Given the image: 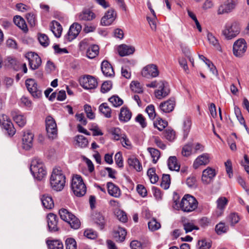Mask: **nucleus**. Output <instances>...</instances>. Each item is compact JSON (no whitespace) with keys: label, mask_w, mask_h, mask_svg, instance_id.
I'll return each instance as SVG.
<instances>
[{"label":"nucleus","mask_w":249,"mask_h":249,"mask_svg":"<svg viewBox=\"0 0 249 249\" xmlns=\"http://www.w3.org/2000/svg\"><path fill=\"white\" fill-rule=\"evenodd\" d=\"M142 75L146 78L157 77L159 75V71L157 66L153 64L145 66L142 70Z\"/></svg>","instance_id":"nucleus-12"},{"label":"nucleus","mask_w":249,"mask_h":249,"mask_svg":"<svg viewBox=\"0 0 249 249\" xmlns=\"http://www.w3.org/2000/svg\"><path fill=\"white\" fill-rule=\"evenodd\" d=\"M212 242L206 239H202L198 241L197 249H210L212 247Z\"/></svg>","instance_id":"nucleus-41"},{"label":"nucleus","mask_w":249,"mask_h":249,"mask_svg":"<svg viewBox=\"0 0 249 249\" xmlns=\"http://www.w3.org/2000/svg\"><path fill=\"white\" fill-rule=\"evenodd\" d=\"M0 124L7 131L10 136H13L16 130L13 124L8 117L4 114L0 116Z\"/></svg>","instance_id":"nucleus-15"},{"label":"nucleus","mask_w":249,"mask_h":249,"mask_svg":"<svg viewBox=\"0 0 249 249\" xmlns=\"http://www.w3.org/2000/svg\"><path fill=\"white\" fill-rule=\"evenodd\" d=\"M146 112L147 113L149 117L151 119H154L156 116L155 108L153 105H150L147 106L145 109Z\"/></svg>","instance_id":"nucleus-63"},{"label":"nucleus","mask_w":249,"mask_h":249,"mask_svg":"<svg viewBox=\"0 0 249 249\" xmlns=\"http://www.w3.org/2000/svg\"><path fill=\"white\" fill-rule=\"evenodd\" d=\"M191 121L189 118H185L183 123V136L185 138H186L190 132L191 127Z\"/></svg>","instance_id":"nucleus-44"},{"label":"nucleus","mask_w":249,"mask_h":249,"mask_svg":"<svg viewBox=\"0 0 249 249\" xmlns=\"http://www.w3.org/2000/svg\"><path fill=\"white\" fill-rule=\"evenodd\" d=\"M46 130L49 138L55 139L57 136V125L54 119L51 116H48L45 119Z\"/></svg>","instance_id":"nucleus-9"},{"label":"nucleus","mask_w":249,"mask_h":249,"mask_svg":"<svg viewBox=\"0 0 249 249\" xmlns=\"http://www.w3.org/2000/svg\"><path fill=\"white\" fill-rule=\"evenodd\" d=\"M117 51L120 56H124L133 53L135 51V48L132 46L122 44L118 46Z\"/></svg>","instance_id":"nucleus-26"},{"label":"nucleus","mask_w":249,"mask_h":249,"mask_svg":"<svg viewBox=\"0 0 249 249\" xmlns=\"http://www.w3.org/2000/svg\"><path fill=\"white\" fill-rule=\"evenodd\" d=\"M99 110L106 118H109L111 117V110L107 103H104L101 104Z\"/></svg>","instance_id":"nucleus-39"},{"label":"nucleus","mask_w":249,"mask_h":249,"mask_svg":"<svg viewBox=\"0 0 249 249\" xmlns=\"http://www.w3.org/2000/svg\"><path fill=\"white\" fill-rule=\"evenodd\" d=\"M247 49V44L243 38H239L236 40L233 45V53L238 57L243 56Z\"/></svg>","instance_id":"nucleus-10"},{"label":"nucleus","mask_w":249,"mask_h":249,"mask_svg":"<svg viewBox=\"0 0 249 249\" xmlns=\"http://www.w3.org/2000/svg\"><path fill=\"white\" fill-rule=\"evenodd\" d=\"M215 176V170L210 167H208L202 172L201 180L205 184H210Z\"/></svg>","instance_id":"nucleus-16"},{"label":"nucleus","mask_w":249,"mask_h":249,"mask_svg":"<svg viewBox=\"0 0 249 249\" xmlns=\"http://www.w3.org/2000/svg\"><path fill=\"white\" fill-rule=\"evenodd\" d=\"M210 161V155L208 153H203L198 156L193 163L194 169H197L200 166L206 165Z\"/></svg>","instance_id":"nucleus-19"},{"label":"nucleus","mask_w":249,"mask_h":249,"mask_svg":"<svg viewBox=\"0 0 249 249\" xmlns=\"http://www.w3.org/2000/svg\"><path fill=\"white\" fill-rule=\"evenodd\" d=\"M99 48L98 45H93L90 46L87 51V56L90 59L95 58L99 53Z\"/></svg>","instance_id":"nucleus-36"},{"label":"nucleus","mask_w":249,"mask_h":249,"mask_svg":"<svg viewBox=\"0 0 249 249\" xmlns=\"http://www.w3.org/2000/svg\"><path fill=\"white\" fill-rule=\"evenodd\" d=\"M149 229L152 231H155L160 228V224L155 219H152L148 223Z\"/></svg>","instance_id":"nucleus-54"},{"label":"nucleus","mask_w":249,"mask_h":249,"mask_svg":"<svg viewBox=\"0 0 249 249\" xmlns=\"http://www.w3.org/2000/svg\"><path fill=\"white\" fill-rule=\"evenodd\" d=\"M182 155L185 157H188L193 153V145L188 143L185 145L182 149Z\"/></svg>","instance_id":"nucleus-51"},{"label":"nucleus","mask_w":249,"mask_h":249,"mask_svg":"<svg viewBox=\"0 0 249 249\" xmlns=\"http://www.w3.org/2000/svg\"><path fill=\"white\" fill-rule=\"evenodd\" d=\"M25 57L28 60L31 69L36 70L41 65V58L36 53L33 52L28 53L26 54Z\"/></svg>","instance_id":"nucleus-13"},{"label":"nucleus","mask_w":249,"mask_h":249,"mask_svg":"<svg viewBox=\"0 0 249 249\" xmlns=\"http://www.w3.org/2000/svg\"><path fill=\"white\" fill-rule=\"evenodd\" d=\"M80 85L85 89L90 90L97 88L98 82L92 76L87 75L79 79Z\"/></svg>","instance_id":"nucleus-11"},{"label":"nucleus","mask_w":249,"mask_h":249,"mask_svg":"<svg viewBox=\"0 0 249 249\" xmlns=\"http://www.w3.org/2000/svg\"><path fill=\"white\" fill-rule=\"evenodd\" d=\"M15 24L23 31L26 32L28 30L27 25L24 19L20 16H17L14 18Z\"/></svg>","instance_id":"nucleus-38"},{"label":"nucleus","mask_w":249,"mask_h":249,"mask_svg":"<svg viewBox=\"0 0 249 249\" xmlns=\"http://www.w3.org/2000/svg\"><path fill=\"white\" fill-rule=\"evenodd\" d=\"M197 204V201L194 196L187 194L184 196L179 203L177 200H175L173 207L176 210L180 209L184 212L190 213L196 209Z\"/></svg>","instance_id":"nucleus-2"},{"label":"nucleus","mask_w":249,"mask_h":249,"mask_svg":"<svg viewBox=\"0 0 249 249\" xmlns=\"http://www.w3.org/2000/svg\"><path fill=\"white\" fill-rule=\"evenodd\" d=\"M167 125V122L166 121L163 120L160 118H157L156 120L154 122V127L160 131H162Z\"/></svg>","instance_id":"nucleus-47"},{"label":"nucleus","mask_w":249,"mask_h":249,"mask_svg":"<svg viewBox=\"0 0 249 249\" xmlns=\"http://www.w3.org/2000/svg\"><path fill=\"white\" fill-rule=\"evenodd\" d=\"M116 164L119 167H123L124 166L122 154L120 152H117L114 157Z\"/></svg>","instance_id":"nucleus-62"},{"label":"nucleus","mask_w":249,"mask_h":249,"mask_svg":"<svg viewBox=\"0 0 249 249\" xmlns=\"http://www.w3.org/2000/svg\"><path fill=\"white\" fill-rule=\"evenodd\" d=\"M229 227L226 226L224 223L220 222L215 227V231L218 235H221L227 232Z\"/></svg>","instance_id":"nucleus-48"},{"label":"nucleus","mask_w":249,"mask_h":249,"mask_svg":"<svg viewBox=\"0 0 249 249\" xmlns=\"http://www.w3.org/2000/svg\"><path fill=\"white\" fill-rule=\"evenodd\" d=\"M40 199L43 206L47 209H51L54 206V202L52 197L48 195H42Z\"/></svg>","instance_id":"nucleus-31"},{"label":"nucleus","mask_w":249,"mask_h":249,"mask_svg":"<svg viewBox=\"0 0 249 249\" xmlns=\"http://www.w3.org/2000/svg\"><path fill=\"white\" fill-rule=\"evenodd\" d=\"M38 39L40 44L43 46L46 47L49 44V38L45 34H40L38 35Z\"/></svg>","instance_id":"nucleus-56"},{"label":"nucleus","mask_w":249,"mask_h":249,"mask_svg":"<svg viewBox=\"0 0 249 249\" xmlns=\"http://www.w3.org/2000/svg\"><path fill=\"white\" fill-rule=\"evenodd\" d=\"M62 220L69 224L71 228L78 229L80 226L79 220L68 210L62 208L59 211Z\"/></svg>","instance_id":"nucleus-6"},{"label":"nucleus","mask_w":249,"mask_h":249,"mask_svg":"<svg viewBox=\"0 0 249 249\" xmlns=\"http://www.w3.org/2000/svg\"><path fill=\"white\" fill-rule=\"evenodd\" d=\"M11 115L14 121L20 127H23L26 123V117L19 114L18 110L14 109L11 111Z\"/></svg>","instance_id":"nucleus-24"},{"label":"nucleus","mask_w":249,"mask_h":249,"mask_svg":"<svg viewBox=\"0 0 249 249\" xmlns=\"http://www.w3.org/2000/svg\"><path fill=\"white\" fill-rule=\"evenodd\" d=\"M132 117V113L130 110L125 107L121 108L119 116L120 121L127 122L130 120Z\"/></svg>","instance_id":"nucleus-30"},{"label":"nucleus","mask_w":249,"mask_h":249,"mask_svg":"<svg viewBox=\"0 0 249 249\" xmlns=\"http://www.w3.org/2000/svg\"><path fill=\"white\" fill-rule=\"evenodd\" d=\"M71 187L74 194L77 196H82L86 193V185L84 183L82 177L79 175H76L73 177Z\"/></svg>","instance_id":"nucleus-5"},{"label":"nucleus","mask_w":249,"mask_h":249,"mask_svg":"<svg viewBox=\"0 0 249 249\" xmlns=\"http://www.w3.org/2000/svg\"><path fill=\"white\" fill-rule=\"evenodd\" d=\"M75 140L76 142V144L81 148L86 147L89 144L87 139L83 135L76 136Z\"/></svg>","instance_id":"nucleus-42"},{"label":"nucleus","mask_w":249,"mask_h":249,"mask_svg":"<svg viewBox=\"0 0 249 249\" xmlns=\"http://www.w3.org/2000/svg\"><path fill=\"white\" fill-rule=\"evenodd\" d=\"M107 191L108 194L112 196L119 198L121 195V191L120 189L112 182H108L107 183Z\"/></svg>","instance_id":"nucleus-27"},{"label":"nucleus","mask_w":249,"mask_h":249,"mask_svg":"<svg viewBox=\"0 0 249 249\" xmlns=\"http://www.w3.org/2000/svg\"><path fill=\"white\" fill-rule=\"evenodd\" d=\"M240 218L236 213H231L227 217V221L231 226H234L240 220Z\"/></svg>","instance_id":"nucleus-45"},{"label":"nucleus","mask_w":249,"mask_h":249,"mask_svg":"<svg viewBox=\"0 0 249 249\" xmlns=\"http://www.w3.org/2000/svg\"><path fill=\"white\" fill-rule=\"evenodd\" d=\"M175 105V101L174 98L170 99L160 105L161 110L165 113H169L172 111Z\"/></svg>","instance_id":"nucleus-28"},{"label":"nucleus","mask_w":249,"mask_h":249,"mask_svg":"<svg viewBox=\"0 0 249 249\" xmlns=\"http://www.w3.org/2000/svg\"><path fill=\"white\" fill-rule=\"evenodd\" d=\"M238 0H225L217 7L216 14L218 16L227 15L235 9Z\"/></svg>","instance_id":"nucleus-7"},{"label":"nucleus","mask_w":249,"mask_h":249,"mask_svg":"<svg viewBox=\"0 0 249 249\" xmlns=\"http://www.w3.org/2000/svg\"><path fill=\"white\" fill-rule=\"evenodd\" d=\"M115 214L117 218L122 222H126L127 220V217L126 213L124 211L119 210L116 212Z\"/></svg>","instance_id":"nucleus-60"},{"label":"nucleus","mask_w":249,"mask_h":249,"mask_svg":"<svg viewBox=\"0 0 249 249\" xmlns=\"http://www.w3.org/2000/svg\"><path fill=\"white\" fill-rule=\"evenodd\" d=\"M101 69L103 74L106 77H112L115 73L111 64L107 60H104L101 65Z\"/></svg>","instance_id":"nucleus-23"},{"label":"nucleus","mask_w":249,"mask_h":249,"mask_svg":"<svg viewBox=\"0 0 249 249\" xmlns=\"http://www.w3.org/2000/svg\"><path fill=\"white\" fill-rule=\"evenodd\" d=\"M46 244L49 249H63V245L59 240H46Z\"/></svg>","instance_id":"nucleus-34"},{"label":"nucleus","mask_w":249,"mask_h":249,"mask_svg":"<svg viewBox=\"0 0 249 249\" xmlns=\"http://www.w3.org/2000/svg\"><path fill=\"white\" fill-rule=\"evenodd\" d=\"M170 183V176L167 174L163 175L160 183L161 187L164 189H167L169 187Z\"/></svg>","instance_id":"nucleus-52"},{"label":"nucleus","mask_w":249,"mask_h":249,"mask_svg":"<svg viewBox=\"0 0 249 249\" xmlns=\"http://www.w3.org/2000/svg\"><path fill=\"white\" fill-rule=\"evenodd\" d=\"M234 112H235V115H236L238 120L240 122V124H243L244 125V126L245 127V128H246V129L247 130H248V128L247 125L246 124L245 121L241 114V111H240V109H239V108L238 107H234Z\"/></svg>","instance_id":"nucleus-49"},{"label":"nucleus","mask_w":249,"mask_h":249,"mask_svg":"<svg viewBox=\"0 0 249 249\" xmlns=\"http://www.w3.org/2000/svg\"><path fill=\"white\" fill-rule=\"evenodd\" d=\"M147 151L152 158V161L154 163H156L160 158V153L159 150L156 148L148 147Z\"/></svg>","instance_id":"nucleus-43"},{"label":"nucleus","mask_w":249,"mask_h":249,"mask_svg":"<svg viewBox=\"0 0 249 249\" xmlns=\"http://www.w3.org/2000/svg\"><path fill=\"white\" fill-rule=\"evenodd\" d=\"M147 88L155 89L154 93H169L170 89L168 84L163 80H154L147 83Z\"/></svg>","instance_id":"nucleus-8"},{"label":"nucleus","mask_w":249,"mask_h":249,"mask_svg":"<svg viewBox=\"0 0 249 249\" xmlns=\"http://www.w3.org/2000/svg\"><path fill=\"white\" fill-rule=\"evenodd\" d=\"M152 139L153 140L154 143L160 148L164 150L166 148V144L160 140L158 136H153Z\"/></svg>","instance_id":"nucleus-61"},{"label":"nucleus","mask_w":249,"mask_h":249,"mask_svg":"<svg viewBox=\"0 0 249 249\" xmlns=\"http://www.w3.org/2000/svg\"><path fill=\"white\" fill-rule=\"evenodd\" d=\"M241 26L236 21H228L225 24L222 30V35L227 40H231L236 37L240 33Z\"/></svg>","instance_id":"nucleus-3"},{"label":"nucleus","mask_w":249,"mask_h":249,"mask_svg":"<svg viewBox=\"0 0 249 249\" xmlns=\"http://www.w3.org/2000/svg\"><path fill=\"white\" fill-rule=\"evenodd\" d=\"M216 209L215 215L216 217L221 216L224 213L226 206L228 204V200L225 197H220L216 201Z\"/></svg>","instance_id":"nucleus-18"},{"label":"nucleus","mask_w":249,"mask_h":249,"mask_svg":"<svg viewBox=\"0 0 249 249\" xmlns=\"http://www.w3.org/2000/svg\"><path fill=\"white\" fill-rule=\"evenodd\" d=\"M207 37L208 40L210 44L213 45L217 50L220 49L219 41L212 33L208 32L207 35Z\"/></svg>","instance_id":"nucleus-46"},{"label":"nucleus","mask_w":249,"mask_h":249,"mask_svg":"<svg viewBox=\"0 0 249 249\" xmlns=\"http://www.w3.org/2000/svg\"><path fill=\"white\" fill-rule=\"evenodd\" d=\"M26 18L31 26H35L37 22L36 15L33 13H29L26 15Z\"/></svg>","instance_id":"nucleus-55"},{"label":"nucleus","mask_w":249,"mask_h":249,"mask_svg":"<svg viewBox=\"0 0 249 249\" xmlns=\"http://www.w3.org/2000/svg\"><path fill=\"white\" fill-rule=\"evenodd\" d=\"M34 135L30 132H24L22 137V147L26 150H30L33 146Z\"/></svg>","instance_id":"nucleus-20"},{"label":"nucleus","mask_w":249,"mask_h":249,"mask_svg":"<svg viewBox=\"0 0 249 249\" xmlns=\"http://www.w3.org/2000/svg\"><path fill=\"white\" fill-rule=\"evenodd\" d=\"M50 185L54 191H62L65 185L66 177L60 167H56L53 169L50 179Z\"/></svg>","instance_id":"nucleus-1"},{"label":"nucleus","mask_w":249,"mask_h":249,"mask_svg":"<svg viewBox=\"0 0 249 249\" xmlns=\"http://www.w3.org/2000/svg\"><path fill=\"white\" fill-rule=\"evenodd\" d=\"M169 169L172 171H178L180 169V165L178 162L176 156H171L169 158L167 162Z\"/></svg>","instance_id":"nucleus-32"},{"label":"nucleus","mask_w":249,"mask_h":249,"mask_svg":"<svg viewBox=\"0 0 249 249\" xmlns=\"http://www.w3.org/2000/svg\"><path fill=\"white\" fill-rule=\"evenodd\" d=\"M127 162L130 166L132 167L137 171H141L142 168V164L138 159L134 157H130L128 159Z\"/></svg>","instance_id":"nucleus-35"},{"label":"nucleus","mask_w":249,"mask_h":249,"mask_svg":"<svg viewBox=\"0 0 249 249\" xmlns=\"http://www.w3.org/2000/svg\"><path fill=\"white\" fill-rule=\"evenodd\" d=\"M26 86L30 93H36L38 91L41 92V91L38 90L37 83L34 79H27L26 81Z\"/></svg>","instance_id":"nucleus-33"},{"label":"nucleus","mask_w":249,"mask_h":249,"mask_svg":"<svg viewBox=\"0 0 249 249\" xmlns=\"http://www.w3.org/2000/svg\"><path fill=\"white\" fill-rule=\"evenodd\" d=\"M47 218L49 231L51 232L58 231L59 228L57 226L58 218L56 215L50 213L48 214Z\"/></svg>","instance_id":"nucleus-17"},{"label":"nucleus","mask_w":249,"mask_h":249,"mask_svg":"<svg viewBox=\"0 0 249 249\" xmlns=\"http://www.w3.org/2000/svg\"><path fill=\"white\" fill-rule=\"evenodd\" d=\"M77 19L80 21H91L96 17L95 14L89 9H85L77 15Z\"/></svg>","instance_id":"nucleus-22"},{"label":"nucleus","mask_w":249,"mask_h":249,"mask_svg":"<svg viewBox=\"0 0 249 249\" xmlns=\"http://www.w3.org/2000/svg\"><path fill=\"white\" fill-rule=\"evenodd\" d=\"M92 221L100 230L103 229L106 223L105 217L100 212H95L92 214Z\"/></svg>","instance_id":"nucleus-21"},{"label":"nucleus","mask_w":249,"mask_h":249,"mask_svg":"<svg viewBox=\"0 0 249 249\" xmlns=\"http://www.w3.org/2000/svg\"><path fill=\"white\" fill-rule=\"evenodd\" d=\"M112 82L110 81L104 82L101 86V91L102 93L108 92L112 88Z\"/></svg>","instance_id":"nucleus-59"},{"label":"nucleus","mask_w":249,"mask_h":249,"mask_svg":"<svg viewBox=\"0 0 249 249\" xmlns=\"http://www.w3.org/2000/svg\"><path fill=\"white\" fill-rule=\"evenodd\" d=\"M111 133L113 136L114 140L116 141L120 140L123 136V134H122L121 130L119 128H113L111 130Z\"/></svg>","instance_id":"nucleus-53"},{"label":"nucleus","mask_w":249,"mask_h":249,"mask_svg":"<svg viewBox=\"0 0 249 249\" xmlns=\"http://www.w3.org/2000/svg\"><path fill=\"white\" fill-rule=\"evenodd\" d=\"M130 88L131 91L135 93H142L143 92L142 87L138 81H132L130 84Z\"/></svg>","instance_id":"nucleus-40"},{"label":"nucleus","mask_w":249,"mask_h":249,"mask_svg":"<svg viewBox=\"0 0 249 249\" xmlns=\"http://www.w3.org/2000/svg\"><path fill=\"white\" fill-rule=\"evenodd\" d=\"M84 110L86 113L87 116L89 119H94L95 115L93 112L92 111L91 107L88 105H85L84 106Z\"/></svg>","instance_id":"nucleus-64"},{"label":"nucleus","mask_w":249,"mask_h":249,"mask_svg":"<svg viewBox=\"0 0 249 249\" xmlns=\"http://www.w3.org/2000/svg\"><path fill=\"white\" fill-rule=\"evenodd\" d=\"M115 15L113 10H109L106 13L101 20V24L103 26L110 25L114 20Z\"/></svg>","instance_id":"nucleus-25"},{"label":"nucleus","mask_w":249,"mask_h":249,"mask_svg":"<svg viewBox=\"0 0 249 249\" xmlns=\"http://www.w3.org/2000/svg\"><path fill=\"white\" fill-rule=\"evenodd\" d=\"M126 235V230L123 228L119 227L118 229L115 231L114 237L117 241L123 242L124 240Z\"/></svg>","instance_id":"nucleus-37"},{"label":"nucleus","mask_w":249,"mask_h":249,"mask_svg":"<svg viewBox=\"0 0 249 249\" xmlns=\"http://www.w3.org/2000/svg\"><path fill=\"white\" fill-rule=\"evenodd\" d=\"M183 229L185 231L186 233L191 232L194 230H198V228L197 226L191 222H185L183 224Z\"/></svg>","instance_id":"nucleus-57"},{"label":"nucleus","mask_w":249,"mask_h":249,"mask_svg":"<svg viewBox=\"0 0 249 249\" xmlns=\"http://www.w3.org/2000/svg\"><path fill=\"white\" fill-rule=\"evenodd\" d=\"M82 29L81 25L78 23H74L71 26L67 34L65 36V39L69 42L76 38Z\"/></svg>","instance_id":"nucleus-14"},{"label":"nucleus","mask_w":249,"mask_h":249,"mask_svg":"<svg viewBox=\"0 0 249 249\" xmlns=\"http://www.w3.org/2000/svg\"><path fill=\"white\" fill-rule=\"evenodd\" d=\"M65 244L66 249H76V242L73 238L67 239Z\"/></svg>","instance_id":"nucleus-58"},{"label":"nucleus","mask_w":249,"mask_h":249,"mask_svg":"<svg viewBox=\"0 0 249 249\" xmlns=\"http://www.w3.org/2000/svg\"><path fill=\"white\" fill-rule=\"evenodd\" d=\"M108 100L115 107H119L123 104V100L117 95H113Z\"/></svg>","instance_id":"nucleus-50"},{"label":"nucleus","mask_w":249,"mask_h":249,"mask_svg":"<svg viewBox=\"0 0 249 249\" xmlns=\"http://www.w3.org/2000/svg\"><path fill=\"white\" fill-rule=\"evenodd\" d=\"M50 28L55 37H60L63 29L59 22L55 20L52 21L50 23Z\"/></svg>","instance_id":"nucleus-29"},{"label":"nucleus","mask_w":249,"mask_h":249,"mask_svg":"<svg viewBox=\"0 0 249 249\" xmlns=\"http://www.w3.org/2000/svg\"><path fill=\"white\" fill-rule=\"evenodd\" d=\"M30 171L35 178L41 180L46 176V171L41 160L35 158L31 163Z\"/></svg>","instance_id":"nucleus-4"}]
</instances>
